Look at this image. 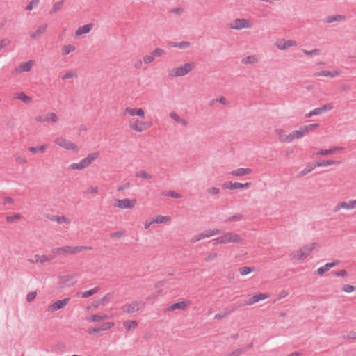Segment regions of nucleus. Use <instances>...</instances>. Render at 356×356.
<instances>
[{
    "instance_id": "nucleus-1",
    "label": "nucleus",
    "mask_w": 356,
    "mask_h": 356,
    "mask_svg": "<svg viewBox=\"0 0 356 356\" xmlns=\"http://www.w3.org/2000/svg\"><path fill=\"white\" fill-rule=\"evenodd\" d=\"M316 245V243L307 244L304 245L302 248H301L300 250H297L296 252L291 253V255L292 256L293 258L297 259L298 260H304L315 248Z\"/></svg>"
},
{
    "instance_id": "nucleus-2",
    "label": "nucleus",
    "mask_w": 356,
    "mask_h": 356,
    "mask_svg": "<svg viewBox=\"0 0 356 356\" xmlns=\"http://www.w3.org/2000/svg\"><path fill=\"white\" fill-rule=\"evenodd\" d=\"M194 67L193 63H185L184 65L173 68L169 73L171 77H179L187 74Z\"/></svg>"
},
{
    "instance_id": "nucleus-3",
    "label": "nucleus",
    "mask_w": 356,
    "mask_h": 356,
    "mask_svg": "<svg viewBox=\"0 0 356 356\" xmlns=\"http://www.w3.org/2000/svg\"><path fill=\"white\" fill-rule=\"evenodd\" d=\"M144 306L145 302L143 300H134L124 305L122 307V311L124 313L132 314L139 311Z\"/></svg>"
},
{
    "instance_id": "nucleus-4",
    "label": "nucleus",
    "mask_w": 356,
    "mask_h": 356,
    "mask_svg": "<svg viewBox=\"0 0 356 356\" xmlns=\"http://www.w3.org/2000/svg\"><path fill=\"white\" fill-rule=\"evenodd\" d=\"M92 247L89 246H63L60 247L61 254H75L83 250H91Z\"/></svg>"
},
{
    "instance_id": "nucleus-5",
    "label": "nucleus",
    "mask_w": 356,
    "mask_h": 356,
    "mask_svg": "<svg viewBox=\"0 0 356 356\" xmlns=\"http://www.w3.org/2000/svg\"><path fill=\"white\" fill-rule=\"evenodd\" d=\"M252 23L245 19H236L229 24V28L235 30H240L243 28H250Z\"/></svg>"
},
{
    "instance_id": "nucleus-6",
    "label": "nucleus",
    "mask_w": 356,
    "mask_h": 356,
    "mask_svg": "<svg viewBox=\"0 0 356 356\" xmlns=\"http://www.w3.org/2000/svg\"><path fill=\"white\" fill-rule=\"evenodd\" d=\"M54 143L57 145L65 149L77 151V145L75 143L69 141L63 137L57 138Z\"/></svg>"
},
{
    "instance_id": "nucleus-7",
    "label": "nucleus",
    "mask_w": 356,
    "mask_h": 356,
    "mask_svg": "<svg viewBox=\"0 0 356 356\" xmlns=\"http://www.w3.org/2000/svg\"><path fill=\"white\" fill-rule=\"evenodd\" d=\"M222 244L229 243H241L242 238L239 234L234 232H227L221 236Z\"/></svg>"
},
{
    "instance_id": "nucleus-8",
    "label": "nucleus",
    "mask_w": 356,
    "mask_h": 356,
    "mask_svg": "<svg viewBox=\"0 0 356 356\" xmlns=\"http://www.w3.org/2000/svg\"><path fill=\"white\" fill-rule=\"evenodd\" d=\"M152 126L151 122H143L136 120L134 123H129V127L136 132H142Z\"/></svg>"
},
{
    "instance_id": "nucleus-9",
    "label": "nucleus",
    "mask_w": 356,
    "mask_h": 356,
    "mask_svg": "<svg viewBox=\"0 0 356 356\" xmlns=\"http://www.w3.org/2000/svg\"><path fill=\"white\" fill-rule=\"evenodd\" d=\"M116 203L114 206L120 209H132L136 202L135 199H123V200H115Z\"/></svg>"
},
{
    "instance_id": "nucleus-10",
    "label": "nucleus",
    "mask_w": 356,
    "mask_h": 356,
    "mask_svg": "<svg viewBox=\"0 0 356 356\" xmlns=\"http://www.w3.org/2000/svg\"><path fill=\"white\" fill-rule=\"evenodd\" d=\"M334 106L332 104H327L323 105L322 107L320 108H316L312 111H310L309 113L306 115V118H311L314 115H318L323 113L331 111L333 109Z\"/></svg>"
},
{
    "instance_id": "nucleus-11",
    "label": "nucleus",
    "mask_w": 356,
    "mask_h": 356,
    "mask_svg": "<svg viewBox=\"0 0 356 356\" xmlns=\"http://www.w3.org/2000/svg\"><path fill=\"white\" fill-rule=\"evenodd\" d=\"M99 155L100 153L99 152L89 154L86 158L81 159L79 163L84 169L90 165L91 163L99 156Z\"/></svg>"
},
{
    "instance_id": "nucleus-12",
    "label": "nucleus",
    "mask_w": 356,
    "mask_h": 356,
    "mask_svg": "<svg viewBox=\"0 0 356 356\" xmlns=\"http://www.w3.org/2000/svg\"><path fill=\"white\" fill-rule=\"evenodd\" d=\"M70 301L69 298H63V300H58L54 304L48 306L47 311L55 312L60 309L63 308Z\"/></svg>"
},
{
    "instance_id": "nucleus-13",
    "label": "nucleus",
    "mask_w": 356,
    "mask_h": 356,
    "mask_svg": "<svg viewBox=\"0 0 356 356\" xmlns=\"http://www.w3.org/2000/svg\"><path fill=\"white\" fill-rule=\"evenodd\" d=\"M54 257H47L46 255H38L35 254L33 256V258L28 259L27 261L30 264H43L44 262H49L51 261Z\"/></svg>"
},
{
    "instance_id": "nucleus-14",
    "label": "nucleus",
    "mask_w": 356,
    "mask_h": 356,
    "mask_svg": "<svg viewBox=\"0 0 356 356\" xmlns=\"http://www.w3.org/2000/svg\"><path fill=\"white\" fill-rule=\"evenodd\" d=\"M297 43L294 40H285L284 39L279 40L275 43V47L280 50H284L288 49L290 47L296 46Z\"/></svg>"
},
{
    "instance_id": "nucleus-15",
    "label": "nucleus",
    "mask_w": 356,
    "mask_h": 356,
    "mask_svg": "<svg viewBox=\"0 0 356 356\" xmlns=\"http://www.w3.org/2000/svg\"><path fill=\"white\" fill-rule=\"evenodd\" d=\"M356 207V200H351L348 202H341L339 204H337L334 208L333 209V211L334 213L338 212L341 209H352Z\"/></svg>"
},
{
    "instance_id": "nucleus-16",
    "label": "nucleus",
    "mask_w": 356,
    "mask_h": 356,
    "mask_svg": "<svg viewBox=\"0 0 356 356\" xmlns=\"http://www.w3.org/2000/svg\"><path fill=\"white\" fill-rule=\"evenodd\" d=\"M339 264V261H338V260H335L330 263H327L324 266H323L317 269L316 274L321 275L324 273L328 271L331 268L337 266Z\"/></svg>"
},
{
    "instance_id": "nucleus-17",
    "label": "nucleus",
    "mask_w": 356,
    "mask_h": 356,
    "mask_svg": "<svg viewBox=\"0 0 356 356\" xmlns=\"http://www.w3.org/2000/svg\"><path fill=\"white\" fill-rule=\"evenodd\" d=\"M268 297H269V295H268L266 293H260L254 295L253 296H252L250 298H249L248 300V305H252L260 300H265L266 298H267Z\"/></svg>"
},
{
    "instance_id": "nucleus-18",
    "label": "nucleus",
    "mask_w": 356,
    "mask_h": 356,
    "mask_svg": "<svg viewBox=\"0 0 356 356\" xmlns=\"http://www.w3.org/2000/svg\"><path fill=\"white\" fill-rule=\"evenodd\" d=\"M252 169L250 168H238L236 170H234L229 172L230 175L236 177H243L252 173Z\"/></svg>"
},
{
    "instance_id": "nucleus-19",
    "label": "nucleus",
    "mask_w": 356,
    "mask_h": 356,
    "mask_svg": "<svg viewBox=\"0 0 356 356\" xmlns=\"http://www.w3.org/2000/svg\"><path fill=\"white\" fill-rule=\"evenodd\" d=\"M340 73H341V72L337 71V70H334V71L323 70V71L316 72L314 74V76H326V77L334 78V77L339 75Z\"/></svg>"
},
{
    "instance_id": "nucleus-20",
    "label": "nucleus",
    "mask_w": 356,
    "mask_h": 356,
    "mask_svg": "<svg viewBox=\"0 0 356 356\" xmlns=\"http://www.w3.org/2000/svg\"><path fill=\"white\" fill-rule=\"evenodd\" d=\"M47 24L40 25L35 32H29V35L32 39H35L42 35L47 29Z\"/></svg>"
},
{
    "instance_id": "nucleus-21",
    "label": "nucleus",
    "mask_w": 356,
    "mask_h": 356,
    "mask_svg": "<svg viewBox=\"0 0 356 356\" xmlns=\"http://www.w3.org/2000/svg\"><path fill=\"white\" fill-rule=\"evenodd\" d=\"M341 162L340 161H334V160H323V159H321V160H319V161H317L316 162H314V166L316 167H325V166H328V165H334V164H340Z\"/></svg>"
},
{
    "instance_id": "nucleus-22",
    "label": "nucleus",
    "mask_w": 356,
    "mask_h": 356,
    "mask_svg": "<svg viewBox=\"0 0 356 356\" xmlns=\"http://www.w3.org/2000/svg\"><path fill=\"white\" fill-rule=\"evenodd\" d=\"M92 26V24H88L82 26H80L75 32L76 35L79 36L83 34L88 33L91 31Z\"/></svg>"
},
{
    "instance_id": "nucleus-23",
    "label": "nucleus",
    "mask_w": 356,
    "mask_h": 356,
    "mask_svg": "<svg viewBox=\"0 0 356 356\" xmlns=\"http://www.w3.org/2000/svg\"><path fill=\"white\" fill-rule=\"evenodd\" d=\"M14 99H18L26 104H29L32 102V98L23 92H16L13 95Z\"/></svg>"
},
{
    "instance_id": "nucleus-24",
    "label": "nucleus",
    "mask_w": 356,
    "mask_h": 356,
    "mask_svg": "<svg viewBox=\"0 0 356 356\" xmlns=\"http://www.w3.org/2000/svg\"><path fill=\"white\" fill-rule=\"evenodd\" d=\"M47 217L51 221H56L59 224H61L63 222L65 223H70V220L66 218L64 216H53V215H47Z\"/></svg>"
},
{
    "instance_id": "nucleus-25",
    "label": "nucleus",
    "mask_w": 356,
    "mask_h": 356,
    "mask_svg": "<svg viewBox=\"0 0 356 356\" xmlns=\"http://www.w3.org/2000/svg\"><path fill=\"white\" fill-rule=\"evenodd\" d=\"M346 19V17L342 15H330L327 16L323 19L324 23H332L336 21H342Z\"/></svg>"
},
{
    "instance_id": "nucleus-26",
    "label": "nucleus",
    "mask_w": 356,
    "mask_h": 356,
    "mask_svg": "<svg viewBox=\"0 0 356 356\" xmlns=\"http://www.w3.org/2000/svg\"><path fill=\"white\" fill-rule=\"evenodd\" d=\"M125 113H129L130 115H138L140 117H143L145 115V112L142 108H126Z\"/></svg>"
},
{
    "instance_id": "nucleus-27",
    "label": "nucleus",
    "mask_w": 356,
    "mask_h": 356,
    "mask_svg": "<svg viewBox=\"0 0 356 356\" xmlns=\"http://www.w3.org/2000/svg\"><path fill=\"white\" fill-rule=\"evenodd\" d=\"M186 307V304L184 301L174 303L168 307V311H175L177 309L184 310Z\"/></svg>"
},
{
    "instance_id": "nucleus-28",
    "label": "nucleus",
    "mask_w": 356,
    "mask_h": 356,
    "mask_svg": "<svg viewBox=\"0 0 356 356\" xmlns=\"http://www.w3.org/2000/svg\"><path fill=\"white\" fill-rule=\"evenodd\" d=\"M277 134L279 135L280 140L285 143H291L293 140H290V137H291V134L286 135L284 134L283 130L277 129L276 130Z\"/></svg>"
},
{
    "instance_id": "nucleus-29",
    "label": "nucleus",
    "mask_w": 356,
    "mask_h": 356,
    "mask_svg": "<svg viewBox=\"0 0 356 356\" xmlns=\"http://www.w3.org/2000/svg\"><path fill=\"white\" fill-rule=\"evenodd\" d=\"M291 137H290V140H294V139H299L302 138L303 136L306 135L302 127H301L299 130H296L292 131L291 133Z\"/></svg>"
},
{
    "instance_id": "nucleus-30",
    "label": "nucleus",
    "mask_w": 356,
    "mask_h": 356,
    "mask_svg": "<svg viewBox=\"0 0 356 356\" xmlns=\"http://www.w3.org/2000/svg\"><path fill=\"white\" fill-rule=\"evenodd\" d=\"M222 187L225 189L235 190L240 189V183L238 182H226L222 185Z\"/></svg>"
},
{
    "instance_id": "nucleus-31",
    "label": "nucleus",
    "mask_w": 356,
    "mask_h": 356,
    "mask_svg": "<svg viewBox=\"0 0 356 356\" xmlns=\"http://www.w3.org/2000/svg\"><path fill=\"white\" fill-rule=\"evenodd\" d=\"M232 312L233 310H232V309L225 308L222 312L216 314L214 316V318L218 320L222 319Z\"/></svg>"
},
{
    "instance_id": "nucleus-32",
    "label": "nucleus",
    "mask_w": 356,
    "mask_h": 356,
    "mask_svg": "<svg viewBox=\"0 0 356 356\" xmlns=\"http://www.w3.org/2000/svg\"><path fill=\"white\" fill-rule=\"evenodd\" d=\"M170 45L172 47H177L181 49H184L189 47L191 46V43L189 42H185V41L181 42H170Z\"/></svg>"
},
{
    "instance_id": "nucleus-33",
    "label": "nucleus",
    "mask_w": 356,
    "mask_h": 356,
    "mask_svg": "<svg viewBox=\"0 0 356 356\" xmlns=\"http://www.w3.org/2000/svg\"><path fill=\"white\" fill-rule=\"evenodd\" d=\"M135 176L138 178H141L143 179H152L153 178V175L147 172L145 170H140L138 172H136L135 174Z\"/></svg>"
},
{
    "instance_id": "nucleus-34",
    "label": "nucleus",
    "mask_w": 356,
    "mask_h": 356,
    "mask_svg": "<svg viewBox=\"0 0 356 356\" xmlns=\"http://www.w3.org/2000/svg\"><path fill=\"white\" fill-rule=\"evenodd\" d=\"M316 168V166H314V163H309L307 165V167L305 168H304L302 170H301L300 172H299L298 173V177H303L306 175H307L308 173H309L312 170H313L314 168Z\"/></svg>"
},
{
    "instance_id": "nucleus-35",
    "label": "nucleus",
    "mask_w": 356,
    "mask_h": 356,
    "mask_svg": "<svg viewBox=\"0 0 356 356\" xmlns=\"http://www.w3.org/2000/svg\"><path fill=\"white\" fill-rule=\"evenodd\" d=\"M123 325L127 330H131V329H134L137 327L138 322L135 320H128L124 322Z\"/></svg>"
},
{
    "instance_id": "nucleus-36",
    "label": "nucleus",
    "mask_w": 356,
    "mask_h": 356,
    "mask_svg": "<svg viewBox=\"0 0 356 356\" xmlns=\"http://www.w3.org/2000/svg\"><path fill=\"white\" fill-rule=\"evenodd\" d=\"M341 149V147H332L329 149H321L318 152H317L316 154L317 155H323V156L330 155Z\"/></svg>"
},
{
    "instance_id": "nucleus-37",
    "label": "nucleus",
    "mask_w": 356,
    "mask_h": 356,
    "mask_svg": "<svg viewBox=\"0 0 356 356\" xmlns=\"http://www.w3.org/2000/svg\"><path fill=\"white\" fill-rule=\"evenodd\" d=\"M33 65V62L31 60L27 61L26 63H22L19 65V70L22 72H29Z\"/></svg>"
},
{
    "instance_id": "nucleus-38",
    "label": "nucleus",
    "mask_w": 356,
    "mask_h": 356,
    "mask_svg": "<svg viewBox=\"0 0 356 356\" xmlns=\"http://www.w3.org/2000/svg\"><path fill=\"white\" fill-rule=\"evenodd\" d=\"M64 3V0H61L60 1L55 2L53 5V7L49 11L50 14H53L58 10H60L63 8V5Z\"/></svg>"
},
{
    "instance_id": "nucleus-39",
    "label": "nucleus",
    "mask_w": 356,
    "mask_h": 356,
    "mask_svg": "<svg viewBox=\"0 0 356 356\" xmlns=\"http://www.w3.org/2000/svg\"><path fill=\"white\" fill-rule=\"evenodd\" d=\"M47 145H42L38 147H29V151L33 154H35L38 151H40L41 153H44L47 149Z\"/></svg>"
},
{
    "instance_id": "nucleus-40",
    "label": "nucleus",
    "mask_w": 356,
    "mask_h": 356,
    "mask_svg": "<svg viewBox=\"0 0 356 356\" xmlns=\"http://www.w3.org/2000/svg\"><path fill=\"white\" fill-rule=\"evenodd\" d=\"M99 288L97 286V287H95L89 291L82 292L81 297L84 298H88V297L94 295L95 293H97L99 291Z\"/></svg>"
},
{
    "instance_id": "nucleus-41",
    "label": "nucleus",
    "mask_w": 356,
    "mask_h": 356,
    "mask_svg": "<svg viewBox=\"0 0 356 356\" xmlns=\"http://www.w3.org/2000/svg\"><path fill=\"white\" fill-rule=\"evenodd\" d=\"M302 51L307 56H318L321 53V50L320 49H314L310 51L302 49Z\"/></svg>"
},
{
    "instance_id": "nucleus-42",
    "label": "nucleus",
    "mask_w": 356,
    "mask_h": 356,
    "mask_svg": "<svg viewBox=\"0 0 356 356\" xmlns=\"http://www.w3.org/2000/svg\"><path fill=\"white\" fill-rule=\"evenodd\" d=\"M257 58L254 56H248L241 60L243 64H254L257 62Z\"/></svg>"
},
{
    "instance_id": "nucleus-43",
    "label": "nucleus",
    "mask_w": 356,
    "mask_h": 356,
    "mask_svg": "<svg viewBox=\"0 0 356 356\" xmlns=\"http://www.w3.org/2000/svg\"><path fill=\"white\" fill-rule=\"evenodd\" d=\"M44 120H45V122H55L58 120V118L54 113H49L44 118Z\"/></svg>"
},
{
    "instance_id": "nucleus-44",
    "label": "nucleus",
    "mask_w": 356,
    "mask_h": 356,
    "mask_svg": "<svg viewBox=\"0 0 356 356\" xmlns=\"http://www.w3.org/2000/svg\"><path fill=\"white\" fill-rule=\"evenodd\" d=\"M76 49L75 47L71 44L65 45L62 48V54L65 56Z\"/></svg>"
},
{
    "instance_id": "nucleus-45",
    "label": "nucleus",
    "mask_w": 356,
    "mask_h": 356,
    "mask_svg": "<svg viewBox=\"0 0 356 356\" xmlns=\"http://www.w3.org/2000/svg\"><path fill=\"white\" fill-rule=\"evenodd\" d=\"M114 325L113 322H105L99 325V330L100 332L106 331L111 329Z\"/></svg>"
},
{
    "instance_id": "nucleus-46",
    "label": "nucleus",
    "mask_w": 356,
    "mask_h": 356,
    "mask_svg": "<svg viewBox=\"0 0 356 356\" xmlns=\"http://www.w3.org/2000/svg\"><path fill=\"white\" fill-rule=\"evenodd\" d=\"M163 195L169 196L172 198L179 199L182 197V195L174 191H168L162 193Z\"/></svg>"
},
{
    "instance_id": "nucleus-47",
    "label": "nucleus",
    "mask_w": 356,
    "mask_h": 356,
    "mask_svg": "<svg viewBox=\"0 0 356 356\" xmlns=\"http://www.w3.org/2000/svg\"><path fill=\"white\" fill-rule=\"evenodd\" d=\"M245 305H248V300H239L237 301L234 305H233V307L232 308V310H233V312L238 309L239 307H244Z\"/></svg>"
},
{
    "instance_id": "nucleus-48",
    "label": "nucleus",
    "mask_w": 356,
    "mask_h": 356,
    "mask_svg": "<svg viewBox=\"0 0 356 356\" xmlns=\"http://www.w3.org/2000/svg\"><path fill=\"white\" fill-rule=\"evenodd\" d=\"M170 218L169 216H157L156 219L153 220V222H156V223H159V224H161V223H163V222H165L168 220H170Z\"/></svg>"
},
{
    "instance_id": "nucleus-49",
    "label": "nucleus",
    "mask_w": 356,
    "mask_h": 356,
    "mask_svg": "<svg viewBox=\"0 0 356 356\" xmlns=\"http://www.w3.org/2000/svg\"><path fill=\"white\" fill-rule=\"evenodd\" d=\"M319 124L318 123L310 124L308 125L303 126L302 128L305 134H308L310 131L314 130L315 128L318 127Z\"/></svg>"
},
{
    "instance_id": "nucleus-50",
    "label": "nucleus",
    "mask_w": 356,
    "mask_h": 356,
    "mask_svg": "<svg viewBox=\"0 0 356 356\" xmlns=\"http://www.w3.org/2000/svg\"><path fill=\"white\" fill-rule=\"evenodd\" d=\"M254 270V268L248 267V266H243L240 268L239 271L241 275H246L249 274L251 272H253Z\"/></svg>"
},
{
    "instance_id": "nucleus-51",
    "label": "nucleus",
    "mask_w": 356,
    "mask_h": 356,
    "mask_svg": "<svg viewBox=\"0 0 356 356\" xmlns=\"http://www.w3.org/2000/svg\"><path fill=\"white\" fill-rule=\"evenodd\" d=\"M22 218V215L20 213H15L13 216H7L6 221L8 222H13L17 220H19Z\"/></svg>"
},
{
    "instance_id": "nucleus-52",
    "label": "nucleus",
    "mask_w": 356,
    "mask_h": 356,
    "mask_svg": "<svg viewBox=\"0 0 356 356\" xmlns=\"http://www.w3.org/2000/svg\"><path fill=\"white\" fill-rule=\"evenodd\" d=\"M165 51L161 48H156L154 50H153L151 52V54L153 56V57H159L162 55L165 54Z\"/></svg>"
},
{
    "instance_id": "nucleus-53",
    "label": "nucleus",
    "mask_w": 356,
    "mask_h": 356,
    "mask_svg": "<svg viewBox=\"0 0 356 356\" xmlns=\"http://www.w3.org/2000/svg\"><path fill=\"white\" fill-rule=\"evenodd\" d=\"M106 318V315L93 314L91 316L90 321L92 322H99Z\"/></svg>"
},
{
    "instance_id": "nucleus-54",
    "label": "nucleus",
    "mask_w": 356,
    "mask_h": 356,
    "mask_svg": "<svg viewBox=\"0 0 356 356\" xmlns=\"http://www.w3.org/2000/svg\"><path fill=\"white\" fill-rule=\"evenodd\" d=\"M77 77V74L72 71H68L64 75L62 76L61 79L65 81L70 78Z\"/></svg>"
},
{
    "instance_id": "nucleus-55",
    "label": "nucleus",
    "mask_w": 356,
    "mask_h": 356,
    "mask_svg": "<svg viewBox=\"0 0 356 356\" xmlns=\"http://www.w3.org/2000/svg\"><path fill=\"white\" fill-rule=\"evenodd\" d=\"M243 216L241 213H236L232 216L227 218L225 220V222H232L234 220H240L242 218Z\"/></svg>"
},
{
    "instance_id": "nucleus-56",
    "label": "nucleus",
    "mask_w": 356,
    "mask_h": 356,
    "mask_svg": "<svg viewBox=\"0 0 356 356\" xmlns=\"http://www.w3.org/2000/svg\"><path fill=\"white\" fill-rule=\"evenodd\" d=\"M244 350L243 348H237L235 350L228 353L226 356H240Z\"/></svg>"
},
{
    "instance_id": "nucleus-57",
    "label": "nucleus",
    "mask_w": 356,
    "mask_h": 356,
    "mask_svg": "<svg viewBox=\"0 0 356 356\" xmlns=\"http://www.w3.org/2000/svg\"><path fill=\"white\" fill-rule=\"evenodd\" d=\"M124 235V232L123 231H118L115 232H113L110 234L111 238H120Z\"/></svg>"
},
{
    "instance_id": "nucleus-58",
    "label": "nucleus",
    "mask_w": 356,
    "mask_h": 356,
    "mask_svg": "<svg viewBox=\"0 0 356 356\" xmlns=\"http://www.w3.org/2000/svg\"><path fill=\"white\" fill-rule=\"evenodd\" d=\"M207 192L212 195H216L220 193V189L216 187H211L207 190Z\"/></svg>"
},
{
    "instance_id": "nucleus-59",
    "label": "nucleus",
    "mask_w": 356,
    "mask_h": 356,
    "mask_svg": "<svg viewBox=\"0 0 356 356\" xmlns=\"http://www.w3.org/2000/svg\"><path fill=\"white\" fill-rule=\"evenodd\" d=\"M154 60V58L153 57V56L151 54V55H146L143 57V62L145 63V64H149L151 63L152 62H153Z\"/></svg>"
},
{
    "instance_id": "nucleus-60",
    "label": "nucleus",
    "mask_w": 356,
    "mask_h": 356,
    "mask_svg": "<svg viewBox=\"0 0 356 356\" xmlns=\"http://www.w3.org/2000/svg\"><path fill=\"white\" fill-rule=\"evenodd\" d=\"M69 169L70 170H83V167L81 166V165L80 164V163H72L70 166H69Z\"/></svg>"
},
{
    "instance_id": "nucleus-61",
    "label": "nucleus",
    "mask_w": 356,
    "mask_h": 356,
    "mask_svg": "<svg viewBox=\"0 0 356 356\" xmlns=\"http://www.w3.org/2000/svg\"><path fill=\"white\" fill-rule=\"evenodd\" d=\"M36 296H37V292H35V291L30 292L26 296V300L28 302H31L32 300H33L35 298Z\"/></svg>"
},
{
    "instance_id": "nucleus-62",
    "label": "nucleus",
    "mask_w": 356,
    "mask_h": 356,
    "mask_svg": "<svg viewBox=\"0 0 356 356\" xmlns=\"http://www.w3.org/2000/svg\"><path fill=\"white\" fill-rule=\"evenodd\" d=\"M332 273L337 277H346L348 275V272L346 270H341L339 271L333 272Z\"/></svg>"
},
{
    "instance_id": "nucleus-63",
    "label": "nucleus",
    "mask_w": 356,
    "mask_h": 356,
    "mask_svg": "<svg viewBox=\"0 0 356 356\" xmlns=\"http://www.w3.org/2000/svg\"><path fill=\"white\" fill-rule=\"evenodd\" d=\"M170 13L175 14H181L184 12V8L181 7L174 8L170 10Z\"/></svg>"
},
{
    "instance_id": "nucleus-64",
    "label": "nucleus",
    "mask_w": 356,
    "mask_h": 356,
    "mask_svg": "<svg viewBox=\"0 0 356 356\" xmlns=\"http://www.w3.org/2000/svg\"><path fill=\"white\" fill-rule=\"evenodd\" d=\"M354 289H355V287L352 285L346 284L343 286V291H345L346 293L352 292L354 291Z\"/></svg>"
}]
</instances>
